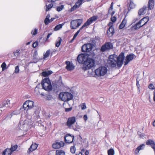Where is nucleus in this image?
Returning a JSON list of instances; mask_svg holds the SVG:
<instances>
[{
    "mask_svg": "<svg viewBox=\"0 0 155 155\" xmlns=\"http://www.w3.org/2000/svg\"><path fill=\"white\" fill-rule=\"evenodd\" d=\"M78 61L80 64H83L82 68L86 70L93 67L95 64V61L92 58H89L87 55L81 54L77 57Z\"/></svg>",
    "mask_w": 155,
    "mask_h": 155,
    "instance_id": "nucleus-1",
    "label": "nucleus"
},
{
    "mask_svg": "<svg viewBox=\"0 0 155 155\" xmlns=\"http://www.w3.org/2000/svg\"><path fill=\"white\" fill-rule=\"evenodd\" d=\"M124 58V55L123 52H121L118 57L115 55H111L108 58L107 63L110 67L112 68L115 67L117 65L120 67L123 63Z\"/></svg>",
    "mask_w": 155,
    "mask_h": 155,
    "instance_id": "nucleus-2",
    "label": "nucleus"
},
{
    "mask_svg": "<svg viewBox=\"0 0 155 155\" xmlns=\"http://www.w3.org/2000/svg\"><path fill=\"white\" fill-rule=\"evenodd\" d=\"M42 88L45 91H50L52 89V85L48 78H46L41 82Z\"/></svg>",
    "mask_w": 155,
    "mask_h": 155,
    "instance_id": "nucleus-3",
    "label": "nucleus"
},
{
    "mask_svg": "<svg viewBox=\"0 0 155 155\" xmlns=\"http://www.w3.org/2000/svg\"><path fill=\"white\" fill-rule=\"evenodd\" d=\"M97 19V16H93L89 18L87 21L74 34V38H76L78 35L80 31L82 30L84 28L90 25L94 21H95Z\"/></svg>",
    "mask_w": 155,
    "mask_h": 155,
    "instance_id": "nucleus-4",
    "label": "nucleus"
},
{
    "mask_svg": "<svg viewBox=\"0 0 155 155\" xmlns=\"http://www.w3.org/2000/svg\"><path fill=\"white\" fill-rule=\"evenodd\" d=\"M107 68L104 66L100 67L95 70V75L98 76H101L104 75L107 73Z\"/></svg>",
    "mask_w": 155,
    "mask_h": 155,
    "instance_id": "nucleus-5",
    "label": "nucleus"
},
{
    "mask_svg": "<svg viewBox=\"0 0 155 155\" xmlns=\"http://www.w3.org/2000/svg\"><path fill=\"white\" fill-rule=\"evenodd\" d=\"M82 22V20L81 19L72 20L70 23L71 29H75L77 28L81 25Z\"/></svg>",
    "mask_w": 155,
    "mask_h": 155,
    "instance_id": "nucleus-6",
    "label": "nucleus"
},
{
    "mask_svg": "<svg viewBox=\"0 0 155 155\" xmlns=\"http://www.w3.org/2000/svg\"><path fill=\"white\" fill-rule=\"evenodd\" d=\"M34 106L33 101L28 100L25 102L23 104V108L25 110H28L32 108Z\"/></svg>",
    "mask_w": 155,
    "mask_h": 155,
    "instance_id": "nucleus-7",
    "label": "nucleus"
},
{
    "mask_svg": "<svg viewBox=\"0 0 155 155\" xmlns=\"http://www.w3.org/2000/svg\"><path fill=\"white\" fill-rule=\"evenodd\" d=\"M93 44L91 43H87L83 45L81 48L83 52H89L92 50Z\"/></svg>",
    "mask_w": 155,
    "mask_h": 155,
    "instance_id": "nucleus-8",
    "label": "nucleus"
},
{
    "mask_svg": "<svg viewBox=\"0 0 155 155\" xmlns=\"http://www.w3.org/2000/svg\"><path fill=\"white\" fill-rule=\"evenodd\" d=\"M76 121L75 117H73L68 118L66 125L70 129H73L75 130L76 128H74L72 125L74 124Z\"/></svg>",
    "mask_w": 155,
    "mask_h": 155,
    "instance_id": "nucleus-9",
    "label": "nucleus"
},
{
    "mask_svg": "<svg viewBox=\"0 0 155 155\" xmlns=\"http://www.w3.org/2000/svg\"><path fill=\"white\" fill-rule=\"evenodd\" d=\"M113 48V45L111 43L106 42L102 46L100 50L101 51L103 52L112 49Z\"/></svg>",
    "mask_w": 155,
    "mask_h": 155,
    "instance_id": "nucleus-10",
    "label": "nucleus"
},
{
    "mask_svg": "<svg viewBox=\"0 0 155 155\" xmlns=\"http://www.w3.org/2000/svg\"><path fill=\"white\" fill-rule=\"evenodd\" d=\"M74 138L73 136H71L70 134H66L64 137L65 141L67 143H71L73 142Z\"/></svg>",
    "mask_w": 155,
    "mask_h": 155,
    "instance_id": "nucleus-11",
    "label": "nucleus"
},
{
    "mask_svg": "<svg viewBox=\"0 0 155 155\" xmlns=\"http://www.w3.org/2000/svg\"><path fill=\"white\" fill-rule=\"evenodd\" d=\"M134 57H136L134 54H130L127 55L125 58V61L124 62V65H127L129 62L132 61Z\"/></svg>",
    "mask_w": 155,
    "mask_h": 155,
    "instance_id": "nucleus-12",
    "label": "nucleus"
},
{
    "mask_svg": "<svg viewBox=\"0 0 155 155\" xmlns=\"http://www.w3.org/2000/svg\"><path fill=\"white\" fill-rule=\"evenodd\" d=\"M110 24L112 25V23L110 22L109 25ZM107 34L109 37L112 36L114 33V30L112 25L110 27L108 30L107 31Z\"/></svg>",
    "mask_w": 155,
    "mask_h": 155,
    "instance_id": "nucleus-13",
    "label": "nucleus"
},
{
    "mask_svg": "<svg viewBox=\"0 0 155 155\" xmlns=\"http://www.w3.org/2000/svg\"><path fill=\"white\" fill-rule=\"evenodd\" d=\"M66 66V68L69 71H71L74 70V67L73 63L69 61H66L65 62Z\"/></svg>",
    "mask_w": 155,
    "mask_h": 155,
    "instance_id": "nucleus-14",
    "label": "nucleus"
},
{
    "mask_svg": "<svg viewBox=\"0 0 155 155\" xmlns=\"http://www.w3.org/2000/svg\"><path fill=\"white\" fill-rule=\"evenodd\" d=\"M59 96L61 100L64 101H68V98L67 96L66 92H62L59 94Z\"/></svg>",
    "mask_w": 155,
    "mask_h": 155,
    "instance_id": "nucleus-15",
    "label": "nucleus"
},
{
    "mask_svg": "<svg viewBox=\"0 0 155 155\" xmlns=\"http://www.w3.org/2000/svg\"><path fill=\"white\" fill-rule=\"evenodd\" d=\"M64 145V143L63 141H60L59 142H57L52 144V146L53 148L54 149H58L61 147H63Z\"/></svg>",
    "mask_w": 155,
    "mask_h": 155,
    "instance_id": "nucleus-16",
    "label": "nucleus"
},
{
    "mask_svg": "<svg viewBox=\"0 0 155 155\" xmlns=\"http://www.w3.org/2000/svg\"><path fill=\"white\" fill-rule=\"evenodd\" d=\"M146 143L147 145L150 146L155 152V144L153 140L150 139L146 141Z\"/></svg>",
    "mask_w": 155,
    "mask_h": 155,
    "instance_id": "nucleus-17",
    "label": "nucleus"
},
{
    "mask_svg": "<svg viewBox=\"0 0 155 155\" xmlns=\"http://www.w3.org/2000/svg\"><path fill=\"white\" fill-rule=\"evenodd\" d=\"M10 101L7 100L6 101H4L2 103L0 104V108H2L4 107H10Z\"/></svg>",
    "mask_w": 155,
    "mask_h": 155,
    "instance_id": "nucleus-18",
    "label": "nucleus"
},
{
    "mask_svg": "<svg viewBox=\"0 0 155 155\" xmlns=\"http://www.w3.org/2000/svg\"><path fill=\"white\" fill-rule=\"evenodd\" d=\"M147 8V6H144L142 8L140 9L138 12V15L140 16L145 14Z\"/></svg>",
    "mask_w": 155,
    "mask_h": 155,
    "instance_id": "nucleus-19",
    "label": "nucleus"
},
{
    "mask_svg": "<svg viewBox=\"0 0 155 155\" xmlns=\"http://www.w3.org/2000/svg\"><path fill=\"white\" fill-rule=\"evenodd\" d=\"M144 147L145 145L143 144H142L137 147L135 150V154H137L140 150H143L144 149Z\"/></svg>",
    "mask_w": 155,
    "mask_h": 155,
    "instance_id": "nucleus-20",
    "label": "nucleus"
},
{
    "mask_svg": "<svg viewBox=\"0 0 155 155\" xmlns=\"http://www.w3.org/2000/svg\"><path fill=\"white\" fill-rule=\"evenodd\" d=\"M38 145L36 143H35L34 144H32L30 148L28 149L27 152L28 153H30L31 152H32L34 150H35L37 147Z\"/></svg>",
    "mask_w": 155,
    "mask_h": 155,
    "instance_id": "nucleus-21",
    "label": "nucleus"
},
{
    "mask_svg": "<svg viewBox=\"0 0 155 155\" xmlns=\"http://www.w3.org/2000/svg\"><path fill=\"white\" fill-rule=\"evenodd\" d=\"M148 20H149L148 17H145L140 20L139 22L140 23V24H141V26H143L147 24Z\"/></svg>",
    "mask_w": 155,
    "mask_h": 155,
    "instance_id": "nucleus-22",
    "label": "nucleus"
},
{
    "mask_svg": "<svg viewBox=\"0 0 155 155\" xmlns=\"http://www.w3.org/2000/svg\"><path fill=\"white\" fill-rule=\"evenodd\" d=\"M154 5V0H149L148 4V10H151Z\"/></svg>",
    "mask_w": 155,
    "mask_h": 155,
    "instance_id": "nucleus-23",
    "label": "nucleus"
},
{
    "mask_svg": "<svg viewBox=\"0 0 155 155\" xmlns=\"http://www.w3.org/2000/svg\"><path fill=\"white\" fill-rule=\"evenodd\" d=\"M141 26V25L139 21L138 22L136 23L135 25H133L131 27L132 29L137 30L140 28Z\"/></svg>",
    "mask_w": 155,
    "mask_h": 155,
    "instance_id": "nucleus-24",
    "label": "nucleus"
},
{
    "mask_svg": "<svg viewBox=\"0 0 155 155\" xmlns=\"http://www.w3.org/2000/svg\"><path fill=\"white\" fill-rule=\"evenodd\" d=\"M52 73L53 72L51 71H44L42 72L41 75L44 77H46L51 75Z\"/></svg>",
    "mask_w": 155,
    "mask_h": 155,
    "instance_id": "nucleus-25",
    "label": "nucleus"
},
{
    "mask_svg": "<svg viewBox=\"0 0 155 155\" xmlns=\"http://www.w3.org/2000/svg\"><path fill=\"white\" fill-rule=\"evenodd\" d=\"M12 152L9 149H6L4 150L2 153L3 155H11Z\"/></svg>",
    "mask_w": 155,
    "mask_h": 155,
    "instance_id": "nucleus-26",
    "label": "nucleus"
},
{
    "mask_svg": "<svg viewBox=\"0 0 155 155\" xmlns=\"http://www.w3.org/2000/svg\"><path fill=\"white\" fill-rule=\"evenodd\" d=\"M65 23H63L61 24L55 26L54 28V30L55 31H58L61 28L62 26L64 25Z\"/></svg>",
    "mask_w": 155,
    "mask_h": 155,
    "instance_id": "nucleus-27",
    "label": "nucleus"
},
{
    "mask_svg": "<svg viewBox=\"0 0 155 155\" xmlns=\"http://www.w3.org/2000/svg\"><path fill=\"white\" fill-rule=\"evenodd\" d=\"M56 155H65V153L63 150H58L56 151Z\"/></svg>",
    "mask_w": 155,
    "mask_h": 155,
    "instance_id": "nucleus-28",
    "label": "nucleus"
},
{
    "mask_svg": "<svg viewBox=\"0 0 155 155\" xmlns=\"http://www.w3.org/2000/svg\"><path fill=\"white\" fill-rule=\"evenodd\" d=\"M50 54V50H48L46 51L45 53L44 54L43 59H45L46 58L48 57Z\"/></svg>",
    "mask_w": 155,
    "mask_h": 155,
    "instance_id": "nucleus-29",
    "label": "nucleus"
},
{
    "mask_svg": "<svg viewBox=\"0 0 155 155\" xmlns=\"http://www.w3.org/2000/svg\"><path fill=\"white\" fill-rule=\"evenodd\" d=\"M107 153L108 155H114V151L113 149L111 148L108 150Z\"/></svg>",
    "mask_w": 155,
    "mask_h": 155,
    "instance_id": "nucleus-30",
    "label": "nucleus"
},
{
    "mask_svg": "<svg viewBox=\"0 0 155 155\" xmlns=\"http://www.w3.org/2000/svg\"><path fill=\"white\" fill-rule=\"evenodd\" d=\"M66 94L67 97L68 98V101L71 100L73 98V96L71 94L68 92H66Z\"/></svg>",
    "mask_w": 155,
    "mask_h": 155,
    "instance_id": "nucleus-31",
    "label": "nucleus"
},
{
    "mask_svg": "<svg viewBox=\"0 0 155 155\" xmlns=\"http://www.w3.org/2000/svg\"><path fill=\"white\" fill-rule=\"evenodd\" d=\"M53 6L52 4H50L48 5H46V12L48 11Z\"/></svg>",
    "mask_w": 155,
    "mask_h": 155,
    "instance_id": "nucleus-32",
    "label": "nucleus"
},
{
    "mask_svg": "<svg viewBox=\"0 0 155 155\" xmlns=\"http://www.w3.org/2000/svg\"><path fill=\"white\" fill-rule=\"evenodd\" d=\"M17 147L18 146L17 145H14L13 146H12L11 147V149L10 150L12 152L15 150L17 149Z\"/></svg>",
    "mask_w": 155,
    "mask_h": 155,
    "instance_id": "nucleus-33",
    "label": "nucleus"
},
{
    "mask_svg": "<svg viewBox=\"0 0 155 155\" xmlns=\"http://www.w3.org/2000/svg\"><path fill=\"white\" fill-rule=\"evenodd\" d=\"M58 38L59 39V40L55 43V46L57 47H59L60 46L62 41L61 38L60 37H59Z\"/></svg>",
    "mask_w": 155,
    "mask_h": 155,
    "instance_id": "nucleus-34",
    "label": "nucleus"
},
{
    "mask_svg": "<svg viewBox=\"0 0 155 155\" xmlns=\"http://www.w3.org/2000/svg\"><path fill=\"white\" fill-rule=\"evenodd\" d=\"M64 8V6L61 5L60 6H59L57 7L56 10L58 12H60Z\"/></svg>",
    "mask_w": 155,
    "mask_h": 155,
    "instance_id": "nucleus-35",
    "label": "nucleus"
},
{
    "mask_svg": "<svg viewBox=\"0 0 155 155\" xmlns=\"http://www.w3.org/2000/svg\"><path fill=\"white\" fill-rule=\"evenodd\" d=\"M76 148L74 146H72L70 148V151L72 153H74L76 151Z\"/></svg>",
    "mask_w": 155,
    "mask_h": 155,
    "instance_id": "nucleus-36",
    "label": "nucleus"
},
{
    "mask_svg": "<svg viewBox=\"0 0 155 155\" xmlns=\"http://www.w3.org/2000/svg\"><path fill=\"white\" fill-rule=\"evenodd\" d=\"M33 59L34 61L33 62L34 63H36L38 60L37 56H36L34 55H33Z\"/></svg>",
    "mask_w": 155,
    "mask_h": 155,
    "instance_id": "nucleus-37",
    "label": "nucleus"
},
{
    "mask_svg": "<svg viewBox=\"0 0 155 155\" xmlns=\"http://www.w3.org/2000/svg\"><path fill=\"white\" fill-rule=\"evenodd\" d=\"M129 6L131 8H135V5L132 1H130Z\"/></svg>",
    "mask_w": 155,
    "mask_h": 155,
    "instance_id": "nucleus-38",
    "label": "nucleus"
},
{
    "mask_svg": "<svg viewBox=\"0 0 155 155\" xmlns=\"http://www.w3.org/2000/svg\"><path fill=\"white\" fill-rule=\"evenodd\" d=\"M6 63L4 62L1 65V67L2 68V71H3L6 69Z\"/></svg>",
    "mask_w": 155,
    "mask_h": 155,
    "instance_id": "nucleus-39",
    "label": "nucleus"
},
{
    "mask_svg": "<svg viewBox=\"0 0 155 155\" xmlns=\"http://www.w3.org/2000/svg\"><path fill=\"white\" fill-rule=\"evenodd\" d=\"M148 88L149 89L151 90H154L155 89V87L152 84H150L149 85Z\"/></svg>",
    "mask_w": 155,
    "mask_h": 155,
    "instance_id": "nucleus-40",
    "label": "nucleus"
},
{
    "mask_svg": "<svg viewBox=\"0 0 155 155\" xmlns=\"http://www.w3.org/2000/svg\"><path fill=\"white\" fill-rule=\"evenodd\" d=\"M20 113V111L19 110H15L13 111L12 114L13 115H17Z\"/></svg>",
    "mask_w": 155,
    "mask_h": 155,
    "instance_id": "nucleus-41",
    "label": "nucleus"
},
{
    "mask_svg": "<svg viewBox=\"0 0 155 155\" xmlns=\"http://www.w3.org/2000/svg\"><path fill=\"white\" fill-rule=\"evenodd\" d=\"M19 67L18 66H16L15 68V70L14 73L17 74L19 73Z\"/></svg>",
    "mask_w": 155,
    "mask_h": 155,
    "instance_id": "nucleus-42",
    "label": "nucleus"
},
{
    "mask_svg": "<svg viewBox=\"0 0 155 155\" xmlns=\"http://www.w3.org/2000/svg\"><path fill=\"white\" fill-rule=\"evenodd\" d=\"M19 50H17L15 52H14V55L16 56L17 57L20 54Z\"/></svg>",
    "mask_w": 155,
    "mask_h": 155,
    "instance_id": "nucleus-43",
    "label": "nucleus"
},
{
    "mask_svg": "<svg viewBox=\"0 0 155 155\" xmlns=\"http://www.w3.org/2000/svg\"><path fill=\"white\" fill-rule=\"evenodd\" d=\"M25 125H26V124H23V123H22V125H21V124L20 123L19 125L18 126H19V128H20V129H21V130H22L23 129H24V127L25 126Z\"/></svg>",
    "mask_w": 155,
    "mask_h": 155,
    "instance_id": "nucleus-44",
    "label": "nucleus"
},
{
    "mask_svg": "<svg viewBox=\"0 0 155 155\" xmlns=\"http://www.w3.org/2000/svg\"><path fill=\"white\" fill-rule=\"evenodd\" d=\"M38 86H37L35 88V91L36 93L37 94H40V92L38 91Z\"/></svg>",
    "mask_w": 155,
    "mask_h": 155,
    "instance_id": "nucleus-45",
    "label": "nucleus"
},
{
    "mask_svg": "<svg viewBox=\"0 0 155 155\" xmlns=\"http://www.w3.org/2000/svg\"><path fill=\"white\" fill-rule=\"evenodd\" d=\"M45 23L46 25H48L50 22V20L48 19L45 18Z\"/></svg>",
    "mask_w": 155,
    "mask_h": 155,
    "instance_id": "nucleus-46",
    "label": "nucleus"
},
{
    "mask_svg": "<svg viewBox=\"0 0 155 155\" xmlns=\"http://www.w3.org/2000/svg\"><path fill=\"white\" fill-rule=\"evenodd\" d=\"M38 45V41H36L33 43L32 44V47L34 48L36 47Z\"/></svg>",
    "mask_w": 155,
    "mask_h": 155,
    "instance_id": "nucleus-47",
    "label": "nucleus"
},
{
    "mask_svg": "<svg viewBox=\"0 0 155 155\" xmlns=\"http://www.w3.org/2000/svg\"><path fill=\"white\" fill-rule=\"evenodd\" d=\"M110 19L111 21L113 22H114L117 19L116 18L115 16L111 17Z\"/></svg>",
    "mask_w": 155,
    "mask_h": 155,
    "instance_id": "nucleus-48",
    "label": "nucleus"
},
{
    "mask_svg": "<svg viewBox=\"0 0 155 155\" xmlns=\"http://www.w3.org/2000/svg\"><path fill=\"white\" fill-rule=\"evenodd\" d=\"M31 33L33 35H36L37 33V30L36 29H35L33 31H32L31 32Z\"/></svg>",
    "mask_w": 155,
    "mask_h": 155,
    "instance_id": "nucleus-49",
    "label": "nucleus"
},
{
    "mask_svg": "<svg viewBox=\"0 0 155 155\" xmlns=\"http://www.w3.org/2000/svg\"><path fill=\"white\" fill-rule=\"evenodd\" d=\"M86 107L85 103H83L81 105V109L84 110L86 108Z\"/></svg>",
    "mask_w": 155,
    "mask_h": 155,
    "instance_id": "nucleus-50",
    "label": "nucleus"
},
{
    "mask_svg": "<svg viewBox=\"0 0 155 155\" xmlns=\"http://www.w3.org/2000/svg\"><path fill=\"white\" fill-rule=\"evenodd\" d=\"M125 26V25L122 23H121L120 25H119V28L120 29H122Z\"/></svg>",
    "mask_w": 155,
    "mask_h": 155,
    "instance_id": "nucleus-51",
    "label": "nucleus"
},
{
    "mask_svg": "<svg viewBox=\"0 0 155 155\" xmlns=\"http://www.w3.org/2000/svg\"><path fill=\"white\" fill-rule=\"evenodd\" d=\"M51 99V97L50 95H48L46 97V100H50Z\"/></svg>",
    "mask_w": 155,
    "mask_h": 155,
    "instance_id": "nucleus-52",
    "label": "nucleus"
},
{
    "mask_svg": "<svg viewBox=\"0 0 155 155\" xmlns=\"http://www.w3.org/2000/svg\"><path fill=\"white\" fill-rule=\"evenodd\" d=\"M127 20L126 19H125V18L123 20L121 23L122 24H124V25H125L127 23Z\"/></svg>",
    "mask_w": 155,
    "mask_h": 155,
    "instance_id": "nucleus-53",
    "label": "nucleus"
},
{
    "mask_svg": "<svg viewBox=\"0 0 155 155\" xmlns=\"http://www.w3.org/2000/svg\"><path fill=\"white\" fill-rule=\"evenodd\" d=\"M136 85L137 87V88L138 89H139V87H140V85L139 84V81L138 80V79H137V83H136Z\"/></svg>",
    "mask_w": 155,
    "mask_h": 155,
    "instance_id": "nucleus-54",
    "label": "nucleus"
},
{
    "mask_svg": "<svg viewBox=\"0 0 155 155\" xmlns=\"http://www.w3.org/2000/svg\"><path fill=\"white\" fill-rule=\"evenodd\" d=\"M115 12L114 11H113L112 10L110 11V12L109 13L108 12V14L110 15L111 16H113V15H114V14Z\"/></svg>",
    "mask_w": 155,
    "mask_h": 155,
    "instance_id": "nucleus-55",
    "label": "nucleus"
},
{
    "mask_svg": "<svg viewBox=\"0 0 155 155\" xmlns=\"http://www.w3.org/2000/svg\"><path fill=\"white\" fill-rule=\"evenodd\" d=\"M77 8L74 5L71 8V11L73 12L76 10Z\"/></svg>",
    "mask_w": 155,
    "mask_h": 155,
    "instance_id": "nucleus-56",
    "label": "nucleus"
},
{
    "mask_svg": "<svg viewBox=\"0 0 155 155\" xmlns=\"http://www.w3.org/2000/svg\"><path fill=\"white\" fill-rule=\"evenodd\" d=\"M13 115L12 114V113L8 114L7 116L6 117L8 118H11L12 117Z\"/></svg>",
    "mask_w": 155,
    "mask_h": 155,
    "instance_id": "nucleus-57",
    "label": "nucleus"
},
{
    "mask_svg": "<svg viewBox=\"0 0 155 155\" xmlns=\"http://www.w3.org/2000/svg\"><path fill=\"white\" fill-rule=\"evenodd\" d=\"M72 108L71 107H70L69 108H66L65 109V111L66 112H69L71 110Z\"/></svg>",
    "mask_w": 155,
    "mask_h": 155,
    "instance_id": "nucleus-58",
    "label": "nucleus"
},
{
    "mask_svg": "<svg viewBox=\"0 0 155 155\" xmlns=\"http://www.w3.org/2000/svg\"><path fill=\"white\" fill-rule=\"evenodd\" d=\"M85 121H86L87 119V117L86 115H84L83 117Z\"/></svg>",
    "mask_w": 155,
    "mask_h": 155,
    "instance_id": "nucleus-59",
    "label": "nucleus"
},
{
    "mask_svg": "<svg viewBox=\"0 0 155 155\" xmlns=\"http://www.w3.org/2000/svg\"><path fill=\"white\" fill-rule=\"evenodd\" d=\"M83 1H84V0H78V1L77 2H78V3H79V4L81 5Z\"/></svg>",
    "mask_w": 155,
    "mask_h": 155,
    "instance_id": "nucleus-60",
    "label": "nucleus"
},
{
    "mask_svg": "<svg viewBox=\"0 0 155 155\" xmlns=\"http://www.w3.org/2000/svg\"><path fill=\"white\" fill-rule=\"evenodd\" d=\"M38 54V52L37 51H35L33 55L36 56H37Z\"/></svg>",
    "mask_w": 155,
    "mask_h": 155,
    "instance_id": "nucleus-61",
    "label": "nucleus"
},
{
    "mask_svg": "<svg viewBox=\"0 0 155 155\" xmlns=\"http://www.w3.org/2000/svg\"><path fill=\"white\" fill-rule=\"evenodd\" d=\"M51 35L52 33H49L48 34L46 40H47L48 39Z\"/></svg>",
    "mask_w": 155,
    "mask_h": 155,
    "instance_id": "nucleus-62",
    "label": "nucleus"
},
{
    "mask_svg": "<svg viewBox=\"0 0 155 155\" xmlns=\"http://www.w3.org/2000/svg\"><path fill=\"white\" fill-rule=\"evenodd\" d=\"M113 9V6L111 7L110 6V7L109 9V12H110V11L112 10Z\"/></svg>",
    "mask_w": 155,
    "mask_h": 155,
    "instance_id": "nucleus-63",
    "label": "nucleus"
},
{
    "mask_svg": "<svg viewBox=\"0 0 155 155\" xmlns=\"http://www.w3.org/2000/svg\"><path fill=\"white\" fill-rule=\"evenodd\" d=\"M153 100L154 101H155V89L153 91Z\"/></svg>",
    "mask_w": 155,
    "mask_h": 155,
    "instance_id": "nucleus-64",
    "label": "nucleus"
}]
</instances>
